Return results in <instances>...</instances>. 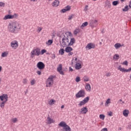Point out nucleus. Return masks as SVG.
<instances>
[{"label":"nucleus","instance_id":"obj_1","mask_svg":"<svg viewBox=\"0 0 131 131\" xmlns=\"http://www.w3.org/2000/svg\"><path fill=\"white\" fill-rule=\"evenodd\" d=\"M60 40H61V41H60V43L61 48H66L69 47V38L70 36L68 35V32H63L59 35Z\"/></svg>","mask_w":131,"mask_h":131},{"label":"nucleus","instance_id":"obj_2","mask_svg":"<svg viewBox=\"0 0 131 131\" xmlns=\"http://www.w3.org/2000/svg\"><path fill=\"white\" fill-rule=\"evenodd\" d=\"M8 30L11 33H17L21 30V24L18 22L11 23L8 25Z\"/></svg>","mask_w":131,"mask_h":131},{"label":"nucleus","instance_id":"obj_3","mask_svg":"<svg viewBox=\"0 0 131 131\" xmlns=\"http://www.w3.org/2000/svg\"><path fill=\"white\" fill-rule=\"evenodd\" d=\"M9 97L7 94H3L2 95L0 96V100L2 101V102L0 103L1 108H5V105L6 103L8 102Z\"/></svg>","mask_w":131,"mask_h":131},{"label":"nucleus","instance_id":"obj_4","mask_svg":"<svg viewBox=\"0 0 131 131\" xmlns=\"http://www.w3.org/2000/svg\"><path fill=\"white\" fill-rule=\"evenodd\" d=\"M46 86L47 88H51V86L54 84V76H50L48 78L46 82Z\"/></svg>","mask_w":131,"mask_h":131},{"label":"nucleus","instance_id":"obj_5","mask_svg":"<svg viewBox=\"0 0 131 131\" xmlns=\"http://www.w3.org/2000/svg\"><path fill=\"white\" fill-rule=\"evenodd\" d=\"M40 55V49L36 48L32 50L31 52V58H34V56H39Z\"/></svg>","mask_w":131,"mask_h":131},{"label":"nucleus","instance_id":"obj_6","mask_svg":"<svg viewBox=\"0 0 131 131\" xmlns=\"http://www.w3.org/2000/svg\"><path fill=\"white\" fill-rule=\"evenodd\" d=\"M85 96V91L83 90H80L76 94V97L78 99L79 98H84Z\"/></svg>","mask_w":131,"mask_h":131},{"label":"nucleus","instance_id":"obj_7","mask_svg":"<svg viewBox=\"0 0 131 131\" xmlns=\"http://www.w3.org/2000/svg\"><path fill=\"white\" fill-rule=\"evenodd\" d=\"M14 18H18V14L15 13L14 15H7L3 18V19L8 20V19H14Z\"/></svg>","mask_w":131,"mask_h":131},{"label":"nucleus","instance_id":"obj_8","mask_svg":"<svg viewBox=\"0 0 131 131\" xmlns=\"http://www.w3.org/2000/svg\"><path fill=\"white\" fill-rule=\"evenodd\" d=\"M36 67L39 69V70H43L45 67H46V65L42 61H39L37 63Z\"/></svg>","mask_w":131,"mask_h":131},{"label":"nucleus","instance_id":"obj_9","mask_svg":"<svg viewBox=\"0 0 131 131\" xmlns=\"http://www.w3.org/2000/svg\"><path fill=\"white\" fill-rule=\"evenodd\" d=\"M11 47L12 49H14L16 50L18 47H19V44L18 43V41L13 40L11 42Z\"/></svg>","mask_w":131,"mask_h":131},{"label":"nucleus","instance_id":"obj_10","mask_svg":"<svg viewBox=\"0 0 131 131\" xmlns=\"http://www.w3.org/2000/svg\"><path fill=\"white\" fill-rule=\"evenodd\" d=\"M118 70H120L121 72H130L131 67L128 69L126 70L124 68H121V66H119L118 68Z\"/></svg>","mask_w":131,"mask_h":131},{"label":"nucleus","instance_id":"obj_11","mask_svg":"<svg viewBox=\"0 0 131 131\" xmlns=\"http://www.w3.org/2000/svg\"><path fill=\"white\" fill-rule=\"evenodd\" d=\"M97 23H98L97 20H91L89 23V25L91 27L94 28V27H96V25H98Z\"/></svg>","mask_w":131,"mask_h":131},{"label":"nucleus","instance_id":"obj_12","mask_svg":"<svg viewBox=\"0 0 131 131\" xmlns=\"http://www.w3.org/2000/svg\"><path fill=\"white\" fill-rule=\"evenodd\" d=\"M96 46L93 43H89L85 47V49H88V50H92V49H95Z\"/></svg>","mask_w":131,"mask_h":131},{"label":"nucleus","instance_id":"obj_13","mask_svg":"<svg viewBox=\"0 0 131 131\" xmlns=\"http://www.w3.org/2000/svg\"><path fill=\"white\" fill-rule=\"evenodd\" d=\"M57 71H58V72H59L60 74H61V75H64V72H63V71H62V64H59L57 69Z\"/></svg>","mask_w":131,"mask_h":131},{"label":"nucleus","instance_id":"obj_14","mask_svg":"<svg viewBox=\"0 0 131 131\" xmlns=\"http://www.w3.org/2000/svg\"><path fill=\"white\" fill-rule=\"evenodd\" d=\"M88 107H84L81 108V110L80 111V113L81 114H86V113L88 112Z\"/></svg>","mask_w":131,"mask_h":131},{"label":"nucleus","instance_id":"obj_15","mask_svg":"<svg viewBox=\"0 0 131 131\" xmlns=\"http://www.w3.org/2000/svg\"><path fill=\"white\" fill-rule=\"evenodd\" d=\"M47 121L48 124H52V123H54V122H55V121H54V119L51 118V117H50L49 116L47 117Z\"/></svg>","mask_w":131,"mask_h":131},{"label":"nucleus","instance_id":"obj_16","mask_svg":"<svg viewBox=\"0 0 131 131\" xmlns=\"http://www.w3.org/2000/svg\"><path fill=\"white\" fill-rule=\"evenodd\" d=\"M75 69H76V70H79V69H81V64L80 63V62H76Z\"/></svg>","mask_w":131,"mask_h":131},{"label":"nucleus","instance_id":"obj_17","mask_svg":"<svg viewBox=\"0 0 131 131\" xmlns=\"http://www.w3.org/2000/svg\"><path fill=\"white\" fill-rule=\"evenodd\" d=\"M74 43H75V39L74 38H71L70 42L69 40V47L70 46H73V44Z\"/></svg>","mask_w":131,"mask_h":131},{"label":"nucleus","instance_id":"obj_18","mask_svg":"<svg viewBox=\"0 0 131 131\" xmlns=\"http://www.w3.org/2000/svg\"><path fill=\"white\" fill-rule=\"evenodd\" d=\"M59 4H60V2H59V1L55 0L54 2L52 3V6L53 7H56L59 6Z\"/></svg>","mask_w":131,"mask_h":131},{"label":"nucleus","instance_id":"obj_19","mask_svg":"<svg viewBox=\"0 0 131 131\" xmlns=\"http://www.w3.org/2000/svg\"><path fill=\"white\" fill-rule=\"evenodd\" d=\"M59 126L61 127H63V128L67 125V124L64 121H61L58 124Z\"/></svg>","mask_w":131,"mask_h":131},{"label":"nucleus","instance_id":"obj_20","mask_svg":"<svg viewBox=\"0 0 131 131\" xmlns=\"http://www.w3.org/2000/svg\"><path fill=\"white\" fill-rule=\"evenodd\" d=\"M85 89L87 92H91V85L90 83H86V86H85Z\"/></svg>","mask_w":131,"mask_h":131},{"label":"nucleus","instance_id":"obj_21","mask_svg":"<svg viewBox=\"0 0 131 131\" xmlns=\"http://www.w3.org/2000/svg\"><path fill=\"white\" fill-rule=\"evenodd\" d=\"M129 113V111L127 110H125L123 111V115L125 117H127L128 116V114Z\"/></svg>","mask_w":131,"mask_h":131},{"label":"nucleus","instance_id":"obj_22","mask_svg":"<svg viewBox=\"0 0 131 131\" xmlns=\"http://www.w3.org/2000/svg\"><path fill=\"white\" fill-rule=\"evenodd\" d=\"M72 51H73V49L70 47H67L65 49V52H66V53H70V52Z\"/></svg>","mask_w":131,"mask_h":131},{"label":"nucleus","instance_id":"obj_23","mask_svg":"<svg viewBox=\"0 0 131 131\" xmlns=\"http://www.w3.org/2000/svg\"><path fill=\"white\" fill-rule=\"evenodd\" d=\"M55 103H56V100H55L54 99H51L48 102V104L50 105V106H52V105H54Z\"/></svg>","mask_w":131,"mask_h":131},{"label":"nucleus","instance_id":"obj_24","mask_svg":"<svg viewBox=\"0 0 131 131\" xmlns=\"http://www.w3.org/2000/svg\"><path fill=\"white\" fill-rule=\"evenodd\" d=\"M121 45L119 43H117L114 45V47L116 50H118V49H119V48H121Z\"/></svg>","mask_w":131,"mask_h":131},{"label":"nucleus","instance_id":"obj_25","mask_svg":"<svg viewBox=\"0 0 131 131\" xmlns=\"http://www.w3.org/2000/svg\"><path fill=\"white\" fill-rule=\"evenodd\" d=\"M88 25H89V23H88V21H85L82 24L80 27L82 29L84 27H86Z\"/></svg>","mask_w":131,"mask_h":131},{"label":"nucleus","instance_id":"obj_26","mask_svg":"<svg viewBox=\"0 0 131 131\" xmlns=\"http://www.w3.org/2000/svg\"><path fill=\"white\" fill-rule=\"evenodd\" d=\"M63 129H66V131H71V128H70V127L67 125L64 128H63Z\"/></svg>","mask_w":131,"mask_h":131},{"label":"nucleus","instance_id":"obj_27","mask_svg":"<svg viewBox=\"0 0 131 131\" xmlns=\"http://www.w3.org/2000/svg\"><path fill=\"white\" fill-rule=\"evenodd\" d=\"M105 7H107V8L110 9V8H111V3H110L109 2H106L105 3Z\"/></svg>","mask_w":131,"mask_h":131},{"label":"nucleus","instance_id":"obj_28","mask_svg":"<svg viewBox=\"0 0 131 131\" xmlns=\"http://www.w3.org/2000/svg\"><path fill=\"white\" fill-rule=\"evenodd\" d=\"M83 101L86 104L90 101V97L88 96L86 98H84Z\"/></svg>","mask_w":131,"mask_h":131},{"label":"nucleus","instance_id":"obj_29","mask_svg":"<svg viewBox=\"0 0 131 131\" xmlns=\"http://www.w3.org/2000/svg\"><path fill=\"white\" fill-rule=\"evenodd\" d=\"M79 32H80V30H79V29H76L74 31V34H75V35H77V34L79 33Z\"/></svg>","mask_w":131,"mask_h":131},{"label":"nucleus","instance_id":"obj_30","mask_svg":"<svg viewBox=\"0 0 131 131\" xmlns=\"http://www.w3.org/2000/svg\"><path fill=\"white\" fill-rule=\"evenodd\" d=\"M84 81H89L90 78H89V77L88 76H84L83 78Z\"/></svg>","mask_w":131,"mask_h":131},{"label":"nucleus","instance_id":"obj_31","mask_svg":"<svg viewBox=\"0 0 131 131\" xmlns=\"http://www.w3.org/2000/svg\"><path fill=\"white\" fill-rule=\"evenodd\" d=\"M113 59L114 60H118L119 59V55L118 54H115L113 56Z\"/></svg>","mask_w":131,"mask_h":131},{"label":"nucleus","instance_id":"obj_32","mask_svg":"<svg viewBox=\"0 0 131 131\" xmlns=\"http://www.w3.org/2000/svg\"><path fill=\"white\" fill-rule=\"evenodd\" d=\"M8 53H7L6 52H4L2 53V57H3V58H5V57H7L8 56Z\"/></svg>","mask_w":131,"mask_h":131},{"label":"nucleus","instance_id":"obj_33","mask_svg":"<svg viewBox=\"0 0 131 131\" xmlns=\"http://www.w3.org/2000/svg\"><path fill=\"white\" fill-rule=\"evenodd\" d=\"M46 43L47 45H48V46H51V45L53 43V40L52 39L48 40V41L46 42Z\"/></svg>","mask_w":131,"mask_h":131},{"label":"nucleus","instance_id":"obj_34","mask_svg":"<svg viewBox=\"0 0 131 131\" xmlns=\"http://www.w3.org/2000/svg\"><path fill=\"white\" fill-rule=\"evenodd\" d=\"M65 52V50H64V49H61L59 51V54H60V55H63V54H64Z\"/></svg>","mask_w":131,"mask_h":131},{"label":"nucleus","instance_id":"obj_35","mask_svg":"<svg viewBox=\"0 0 131 131\" xmlns=\"http://www.w3.org/2000/svg\"><path fill=\"white\" fill-rule=\"evenodd\" d=\"M113 6H117L119 4V1H115L113 2Z\"/></svg>","mask_w":131,"mask_h":131},{"label":"nucleus","instance_id":"obj_36","mask_svg":"<svg viewBox=\"0 0 131 131\" xmlns=\"http://www.w3.org/2000/svg\"><path fill=\"white\" fill-rule=\"evenodd\" d=\"M123 12H128V6H126L125 8L122 9Z\"/></svg>","mask_w":131,"mask_h":131},{"label":"nucleus","instance_id":"obj_37","mask_svg":"<svg viewBox=\"0 0 131 131\" xmlns=\"http://www.w3.org/2000/svg\"><path fill=\"white\" fill-rule=\"evenodd\" d=\"M85 103L83 100L80 102V103L78 104V106H83V105H85Z\"/></svg>","mask_w":131,"mask_h":131},{"label":"nucleus","instance_id":"obj_38","mask_svg":"<svg viewBox=\"0 0 131 131\" xmlns=\"http://www.w3.org/2000/svg\"><path fill=\"white\" fill-rule=\"evenodd\" d=\"M11 121L13 123H16L18 121V119L17 118H14L11 119Z\"/></svg>","mask_w":131,"mask_h":131},{"label":"nucleus","instance_id":"obj_39","mask_svg":"<svg viewBox=\"0 0 131 131\" xmlns=\"http://www.w3.org/2000/svg\"><path fill=\"white\" fill-rule=\"evenodd\" d=\"M118 102L119 104H120V105H124V104H125V102L122 101L121 99H119Z\"/></svg>","mask_w":131,"mask_h":131},{"label":"nucleus","instance_id":"obj_40","mask_svg":"<svg viewBox=\"0 0 131 131\" xmlns=\"http://www.w3.org/2000/svg\"><path fill=\"white\" fill-rule=\"evenodd\" d=\"M99 118H100V119H102V120H104V119H105V115L103 114L100 115Z\"/></svg>","mask_w":131,"mask_h":131},{"label":"nucleus","instance_id":"obj_41","mask_svg":"<svg viewBox=\"0 0 131 131\" xmlns=\"http://www.w3.org/2000/svg\"><path fill=\"white\" fill-rule=\"evenodd\" d=\"M27 78H25L23 80V83L24 84H27Z\"/></svg>","mask_w":131,"mask_h":131},{"label":"nucleus","instance_id":"obj_42","mask_svg":"<svg viewBox=\"0 0 131 131\" xmlns=\"http://www.w3.org/2000/svg\"><path fill=\"white\" fill-rule=\"evenodd\" d=\"M110 98H108L107 100H106V102H105V106L106 105H108V104H110V103H111V102H110Z\"/></svg>","mask_w":131,"mask_h":131},{"label":"nucleus","instance_id":"obj_43","mask_svg":"<svg viewBox=\"0 0 131 131\" xmlns=\"http://www.w3.org/2000/svg\"><path fill=\"white\" fill-rule=\"evenodd\" d=\"M65 9L67 12V11H69L70 10H71V7H70V6L68 5L65 7Z\"/></svg>","mask_w":131,"mask_h":131},{"label":"nucleus","instance_id":"obj_44","mask_svg":"<svg viewBox=\"0 0 131 131\" xmlns=\"http://www.w3.org/2000/svg\"><path fill=\"white\" fill-rule=\"evenodd\" d=\"M45 53H47V50L46 49H43L40 52V55H43Z\"/></svg>","mask_w":131,"mask_h":131},{"label":"nucleus","instance_id":"obj_45","mask_svg":"<svg viewBox=\"0 0 131 131\" xmlns=\"http://www.w3.org/2000/svg\"><path fill=\"white\" fill-rule=\"evenodd\" d=\"M75 80L77 82H79V81H80V77H79V76H77L76 77Z\"/></svg>","mask_w":131,"mask_h":131},{"label":"nucleus","instance_id":"obj_46","mask_svg":"<svg viewBox=\"0 0 131 131\" xmlns=\"http://www.w3.org/2000/svg\"><path fill=\"white\" fill-rule=\"evenodd\" d=\"M31 85H34V84H35V79H33L31 81Z\"/></svg>","mask_w":131,"mask_h":131},{"label":"nucleus","instance_id":"obj_47","mask_svg":"<svg viewBox=\"0 0 131 131\" xmlns=\"http://www.w3.org/2000/svg\"><path fill=\"white\" fill-rule=\"evenodd\" d=\"M73 17H74V15L73 14H72L69 16L68 20H72V19L73 18Z\"/></svg>","mask_w":131,"mask_h":131},{"label":"nucleus","instance_id":"obj_48","mask_svg":"<svg viewBox=\"0 0 131 131\" xmlns=\"http://www.w3.org/2000/svg\"><path fill=\"white\" fill-rule=\"evenodd\" d=\"M122 64L123 65H125L126 66H127L128 65V61L125 60L122 63Z\"/></svg>","mask_w":131,"mask_h":131},{"label":"nucleus","instance_id":"obj_49","mask_svg":"<svg viewBox=\"0 0 131 131\" xmlns=\"http://www.w3.org/2000/svg\"><path fill=\"white\" fill-rule=\"evenodd\" d=\"M6 5V4H5V3L4 2H0V7H5V6Z\"/></svg>","mask_w":131,"mask_h":131},{"label":"nucleus","instance_id":"obj_50","mask_svg":"<svg viewBox=\"0 0 131 131\" xmlns=\"http://www.w3.org/2000/svg\"><path fill=\"white\" fill-rule=\"evenodd\" d=\"M88 8H89V5H85V8L84 9V11L85 12H86V11H88V10H89Z\"/></svg>","mask_w":131,"mask_h":131},{"label":"nucleus","instance_id":"obj_51","mask_svg":"<svg viewBox=\"0 0 131 131\" xmlns=\"http://www.w3.org/2000/svg\"><path fill=\"white\" fill-rule=\"evenodd\" d=\"M60 12L61 13H66L67 12V10H66V8L65 9H62L60 10Z\"/></svg>","mask_w":131,"mask_h":131},{"label":"nucleus","instance_id":"obj_52","mask_svg":"<svg viewBox=\"0 0 131 131\" xmlns=\"http://www.w3.org/2000/svg\"><path fill=\"white\" fill-rule=\"evenodd\" d=\"M110 76H111V73L108 72L106 74V77H109Z\"/></svg>","mask_w":131,"mask_h":131},{"label":"nucleus","instance_id":"obj_53","mask_svg":"<svg viewBox=\"0 0 131 131\" xmlns=\"http://www.w3.org/2000/svg\"><path fill=\"white\" fill-rule=\"evenodd\" d=\"M36 73L38 75H41V72L40 71H37Z\"/></svg>","mask_w":131,"mask_h":131},{"label":"nucleus","instance_id":"obj_54","mask_svg":"<svg viewBox=\"0 0 131 131\" xmlns=\"http://www.w3.org/2000/svg\"><path fill=\"white\" fill-rule=\"evenodd\" d=\"M41 30H42L41 28H40V27L38 28V33H39V32H40L41 31Z\"/></svg>","mask_w":131,"mask_h":131},{"label":"nucleus","instance_id":"obj_55","mask_svg":"<svg viewBox=\"0 0 131 131\" xmlns=\"http://www.w3.org/2000/svg\"><path fill=\"white\" fill-rule=\"evenodd\" d=\"M73 55V52H69L68 56H72Z\"/></svg>","mask_w":131,"mask_h":131},{"label":"nucleus","instance_id":"obj_56","mask_svg":"<svg viewBox=\"0 0 131 131\" xmlns=\"http://www.w3.org/2000/svg\"><path fill=\"white\" fill-rule=\"evenodd\" d=\"M101 131H108V129H107V128H104L102 129Z\"/></svg>","mask_w":131,"mask_h":131},{"label":"nucleus","instance_id":"obj_57","mask_svg":"<svg viewBox=\"0 0 131 131\" xmlns=\"http://www.w3.org/2000/svg\"><path fill=\"white\" fill-rule=\"evenodd\" d=\"M69 71H73V69L71 67L69 68Z\"/></svg>","mask_w":131,"mask_h":131},{"label":"nucleus","instance_id":"obj_58","mask_svg":"<svg viewBox=\"0 0 131 131\" xmlns=\"http://www.w3.org/2000/svg\"><path fill=\"white\" fill-rule=\"evenodd\" d=\"M75 60L76 61V62H81V61H79V60H77V58H75Z\"/></svg>","mask_w":131,"mask_h":131},{"label":"nucleus","instance_id":"obj_59","mask_svg":"<svg viewBox=\"0 0 131 131\" xmlns=\"http://www.w3.org/2000/svg\"><path fill=\"white\" fill-rule=\"evenodd\" d=\"M108 115H109V116H112V112H110L108 113Z\"/></svg>","mask_w":131,"mask_h":131},{"label":"nucleus","instance_id":"obj_60","mask_svg":"<svg viewBox=\"0 0 131 131\" xmlns=\"http://www.w3.org/2000/svg\"><path fill=\"white\" fill-rule=\"evenodd\" d=\"M65 108V105H61V109H63V108Z\"/></svg>","mask_w":131,"mask_h":131},{"label":"nucleus","instance_id":"obj_61","mask_svg":"<svg viewBox=\"0 0 131 131\" xmlns=\"http://www.w3.org/2000/svg\"><path fill=\"white\" fill-rule=\"evenodd\" d=\"M31 2H37V0H30Z\"/></svg>","mask_w":131,"mask_h":131},{"label":"nucleus","instance_id":"obj_62","mask_svg":"<svg viewBox=\"0 0 131 131\" xmlns=\"http://www.w3.org/2000/svg\"><path fill=\"white\" fill-rule=\"evenodd\" d=\"M2 69H3V68L2 66H0V72L2 71Z\"/></svg>","mask_w":131,"mask_h":131},{"label":"nucleus","instance_id":"obj_63","mask_svg":"<svg viewBox=\"0 0 131 131\" xmlns=\"http://www.w3.org/2000/svg\"><path fill=\"white\" fill-rule=\"evenodd\" d=\"M53 57L54 58H56V55H55V54H53Z\"/></svg>","mask_w":131,"mask_h":131},{"label":"nucleus","instance_id":"obj_64","mask_svg":"<svg viewBox=\"0 0 131 131\" xmlns=\"http://www.w3.org/2000/svg\"><path fill=\"white\" fill-rule=\"evenodd\" d=\"M27 93H28V90H27V91L25 92V95H26Z\"/></svg>","mask_w":131,"mask_h":131}]
</instances>
